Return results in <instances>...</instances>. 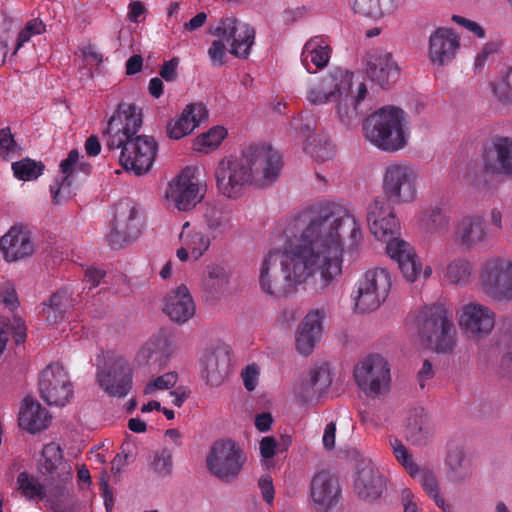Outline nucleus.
Masks as SVG:
<instances>
[{
  "label": "nucleus",
  "instance_id": "obj_2",
  "mask_svg": "<svg viewBox=\"0 0 512 512\" xmlns=\"http://www.w3.org/2000/svg\"><path fill=\"white\" fill-rule=\"evenodd\" d=\"M283 163L278 151L268 145H250L238 157L220 161L217 186L229 198L239 196L249 185L267 186L274 182Z\"/></svg>",
  "mask_w": 512,
  "mask_h": 512
},
{
  "label": "nucleus",
  "instance_id": "obj_16",
  "mask_svg": "<svg viewBox=\"0 0 512 512\" xmlns=\"http://www.w3.org/2000/svg\"><path fill=\"white\" fill-rule=\"evenodd\" d=\"M213 34L230 45V53L239 58H247L255 39V30L235 17L221 19Z\"/></svg>",
  "mask_w": 512,
  "mask_h": 512
},
{
  "label": "nucleus",
  "instance_id": "obj_6",
  "mask_svg": "<svg viewBox=\"0 0 512 512\" xmlns=\"http://www.w3.org/2000/svg\"><path fill=\"white\" fill-rule=\"evenodd\" d=\"M419 173L417 168L407 161H391L386 164L382 174V191L394 204H408L418 196Z\"/></svg>",
  "mask_w": 512,
  "mask_h": 512
},
{
  "label": "nucleus",
  "instance_id": "obj_15",
  "mask_svg": "<svg viewBox=\"0 0 512 512\" xmlns=\"http://www.w3.org/2000/svg\"><path fill=\"white\" fill-rule=\"evenodd\" d=\"M138 211L130 202H120L115 207L111 230L107 235L110 245L120 248L138 238L140 235Z\"/></svg>",
  "mask_w": 512,
  "mask_h": 512
},
{
  "label": "nucleus",
  "instance_id": "obj_7",
  "mask_svg": "<svg viewBox=\"0 0 512 512\" xmlns=\"http://www.w3.org/2000/svg\"><path fill=\"white\" fill-rule=\"evenodd\" d=\"M391 289V277L385 268L367 270L358 280L352 293L354 309L360 314L378 309Z\"/></svg>",
  "mask_w": 512,
  "mask_h": 512
},
{
  "label": "nucleus",
  "instance_id": "obj_31",
  "mask_svg": "<svg viewBox=\"0 0 512 512\" xmlns=\"http://www.w3.org/2000/svg\"><path fill=\"white\" fill-rule=\"evenodd\" d=\"M0 250L5 260L12 262L30 256L34 246L26 230L12 227L0 238Z\"/></svg>",
  "mask_w": 512,
  "mask_h": 512
},
{
  "label": "nucleus",
  "instance_id": "obj_26",
  "mask_svg": "<svg viewBox=\"0 0 512 512\" xmlns=\"http://www.w3.org/2000/svg\"><path fill=\"white\" fill-rule=\"evenodd\" d=\"M230 362L231 355L227 346L217 344L206 349L203 365L207 383L214 387L221 385L228 376Z\"/></svg>",
  "mask_w": 512,
  "mask_h": 512
},
{
  "label": "nucleus",
  "instance_id": "obj_23",
  "mask_svg": "<svg viewBox=\"0 0 512 512\" xmlns=\"http://www.w3.org/2000/svg\"><path fill=\"white\" fill-rule=\"evenodd\" d=\"M487 238L485 221L479 215L464 216L455 224L453 241L464 250L471 251L483 245Z\"/></svg>",
  "mask_w": 512,
  "mask_h": 512
},
{
  "label": "nucleus",
  "instance_id": "obj_45",
  "mask_svg": "<svg viewBox=\"0 0 512 512\" xmlns=\"http://www.w3.org/2000/svg\"><path fill=\"white\" fill-rule=\"evenodd\" d=\"M14 176L22 181H32L37 179L44 170L42 162H37L30 158H24L12 164Z\"/></svg>",
  "mask_w": 512,
  "mask_h": 512
},
{
  "label": "nucleus",
  "instance_id": "obj_9",
  "mask_svg": "<svg viewBox=\"0 0 512 512\" xmlns=\"http://www.w3.org/2000/svg\"><path fill=\"white\" fill-rule=\"evenodd\" d=\"M245 460L244 452L236 442L222 439L211 446L206 456V466L210 474L228 482L238 476Z\"/></svg>",
  "mask_w": 512,
  "mask_h": 512
},
{
  "label": "nucleus",
  "instance_id": "obj_13",
  "mask_svg": "<svg viewBox=\"0 0 512 512\" xmlns=\"http://www.w3.org/2000/svg\"><path fill=\"white\" fill-rule=\"evenodd\" d=\"M97 381L109 396L124 397L131 389L132 369L126 359L113 354L107 364L98 369Z\"/></svg>",
  "mask_w": 512,
  "mask_h": 512
},
{
  "label": "nucleus",
  "instance_id": "obj_20",
  "mask_svg": "<svg viewBox=\"0 0 512 512\" xmlns=\"http://www.w3.org/2000/svg\"><path fill=\"white\" fill-rule=\"evenodd\" d=\"M367 220L371 233L387 242L399 231L393 208L384 199H375L368 208Z\"/></svg>",
  "mask_w": 512,
  "mask_h": 512
},
{
  "label": "nucleus",
  "instance_id": "obj_29",
  "mask_svg": "<svg viewBox=\"0 0 512 512\" xmlns=\"http://www.w3.org/2000/svg\"><path fill=\"white\" fill-rule=\"evenodd\" d=\"M325 313L322 310L310 311L296 331V349L302 355H309L314 350L322 333V320Z\"/></svg>",
  "mask_w": 512,
  "mask_h": 512
},
{
  "label": "nucleus",
  "instance_id": "obj_55",
  "mask_svg": "<svg viewBox=\"0 0 512 512\" xmlns=\"http://www.w3.org/2000/svg\"><path fill=\"white\" fill-rule=\"evenodd\" d=\"M172 455L173 452L166 447L157 451L151 464L153 470L161 476L169 475L173 466Z\"/></svg>",
  "mask_w": 512,
  "mask_h": 512
},
{
  "label": "nucleus",
  "instance_id": "obj_21",
  "mask_svg": "<svg viewBox=\"0 0 512 512\" xmlns=\"http://www.w3.org/2000/svg\"><path fill=\"white\" fill-rule=\"evenodd\" d=\"M341 497V487L337 478L327 471L314 475L310 483V498L314 508L328 512Z\"/></svg>",
  "mask_w": 512,
  "mask_h": 512
},
{
  "label": "nucleus",
  "instance_id": "obj_41",
  "mask_svg": "<svg viewBox=\"0 0 512 512\" xmlns=\"http://www.w3.org/2000/svg\"><path fill=\"white\" fill-rule=\"evenodd\" d=\"M472 264L465 258L451 260L443 270V280L453 285H466L472 274Z\"/></svg>",
  "mask_w": 512,
  "mask_h": 512
},
{
  "label": "nucleus",
  "instance_id": "obj_11",
  "mask_svg": "<svg viewBox=\"0 0 512 512\" xmlns=\"http://www.w3.org/2000/svg\"><path fill=\"white\" fill-rule=\"evenodd\" d=\"M353 74L336 68L308 85L306 99L313 105H323L337 100L352 89Z\"/></svg>",
  "mask_w": 512,
  "mask_h": 512
},
{
  "label": "nucleus",
  "instance_id": "obj_37",
  "mask_svg": "<svg viewBox=\"0 0 512 512\" xmlns=\"http://www.w3.org/2000/svg\"><path fill=\"white\" fill-rule=\"evenodd\" d=\"M407 439L414 445H426L433 437V426L423 410H414L405 429Z\"/></svg>",
  "mask_w": 512,
  "mask_h": 512
},
{
  "label": "nucleus",
  "instance_id": "obj_57",
  "mask_svg": "<svg viewBox=\"0 0 512 512\" xmlns=\"http://www.w3.org/2000/svg\"><path fill=\"white\" fill-rule=\"evenodd\" d=\"M450 218L440 208L432 209L427 215V225L435 231H446L449 227Z\"/></svg>",
  "mask_w": 512,
  "mask_h": 512
},
{
  "label": "nucleus",
  "instance_id": "obj_52",
  "mask_svg": "<svg viewBox=\"0 0 512 512\" xmlns=\"http://www.w3.org/2000/svg\"><path fill=\"white\" fill-rule=\"evenodd\" d=\"M386 251L392 259L397 261V263L406 257L414 256L415 253L414 249L408 242L396 238L395 236L387 241Z\"/></svg>",
  "mask_w": 512,
  "mask_h": 512
},
{
  "label": "nucleus",
  "instance_id": "obj_24",
  "mask_svg": "<svg viewBox=\"0 0 512 512\" xmlns=\"http://www.w3.org/2000/svg\"><path fill=\"white\" fill-rule=\"evenodd\" d=\"M387 480L372 463H364L354 481V492L359 499L373 503L379 500L386 489Z\"/></svg>",
  "mask_w": 512,
  "mask_h": 512
},
{
  "label": "nucleus",
  "instance_id": "obj_39",
  "mask_svg": "<svg viewBox=\"0 0 512 512\" xmlns=\"http://www.w3.org/2000/svg\"><path fill=\"white\" fill-rule=\"evenodd\" d=\"M71 306V295L67 290H61L51 296L49 303L43 307L42 314L48 324H57L64 319Z\"/></svg>",
  "mask_w": 512,
  "mask_h": 512
},
{
  "label": "nucleus",
  "instance_id": "obj_38",
  "mask_svg": "<svg viewBox=\"0 0 512 512\" xmlns=\"http://www.w3.org/2000/svg\"><path fill=\"white\" fill-rule=\"evenodd\" d=\"M331 379L324 369H313L301 382L298 394L303 402L319 398L330 386Z\"/></svg>",
  "mask_w": 512,
  "mask_h": 512
},
{
  "label": "nucleus",
  "instance_id": "obj_59",
  "mask_svg": "<svg viewBox=\"0 0 512 512\" xmlns=\"http://www.w3.org/2000/svg\"><path fill=\"white\" fill-rule=\"evenodd\" d=\"M259 367L256 364H250L243 369L241 372V378L243 380V384L248 391H253L257 384L259 378Z\"/></svg>",
  "mask_w": 512,
  "mask_h": 512
},
{
  "label": "nucleus",
  "instance_id": "obj_34",
  "mask_svg": "<svg viewBox=\"0 0 512 512\" xmlns=\"http://www.w3.org/2000/svg\"><path fill=\"white\" fill-rule=\"evenodd\" d=\"M50 421L48 411L32 397H25L19 411V425L30 433L45 429Z\"/></svg>",
  "mask_w": 512,
  "mask_h": 512
},
{
  "label": "nucleus",
  "instance_id": "obj_19",
  "mask_svg": "<svg viewBox=\"0 0 512 512\" xmlns=\"http://www.w3.org/2000/svg\"><path fill=\"white\" fill-rule=\"evenodd\" d=\"M365 70L368 77L382 88L390 87L400 74V68L392 54L379 48L366 53Z\"/></svg>",
  "mask_w": 512,
  "mask_h": 512
},
{
  "label": "nucleus",
  "instance_id": "obj_42",
  "mask_svg": "<svg viewBox=\"0 0 512 512\" xmlns=\"http://www.w3.org/2000/svg\"><path fill=\"white\" fill-rule=\"evenodd\" d=\"M304 150L319 162L329 161L335 155L331 141L325 135L320 134L310 135L305 142Z\"/></svg>",
  "mask_w": 512,
  "mask_h": 512
},
{
  "label": "nucleus",
  "instance_id": "obj_43",
  "mask_svg": "<svg viewBox=\"0 0 512 512\" xmlns=\"http://www.w3.org/2000/svg\"><path fill=\"white\" fill-rule=\"evenodd\" d=\"M226 136L227 130L223 126H214L194 139L193 149L204 154L210 153L220 146Z\"/></svg>",
  "mask_w": 512,
  "mask_h": 512
},
{
  "label": "nucleus",
  "instance_id": "obj_4",
  "mask_svg": "<svg viewBox=\"0 0 512 512\" xmlns=\"http://www.w3.org/2000/svg\"><path fill=\"white\" fill-rule=\"evenodd\" d=\"M362 130L366 140L376 148L388 153L397 152L408 144V115L396 106H385L365 119Z\"/></svg>",
  "mask_w": 512,
  "mask_h": 512
},
{
  "label": "nucleus",
  "instance_id": "obj_44",
  "mask_svg": "<svg viewBox=\"0 0 512 512\" xmlns=\"http://www.w3.org/2000/svg\"><path fill=\"white\" fill-rule=\"evenodd\" d=\"M21 493L31 501H43L47 484H41L37 479L26 473H20L17 479Z\"/></svg>",
  "mask_w": 512,
  "mask_h": 512
},
{
  "label": "nucleus",
  "instance_id": "obj_5",
  "mask_svg": "<svg viewBox=\"0 0 512 512\" xmlns=\"http://www.w3.org/2000/svg\"><path fill=\"white\" fill-rule=\"evenodd\" d=\"M415 324L421 341L428 348L438 352H450L455 347L457 332L451 315L443 305L420 309Z\"/></svg>",
  "mask_w": 512,
  "mask_h": 512
},
{
  "label": "nucleus",
  "instance_id": "obj_51",
  "mask_svg": "<svg viewBox=\"0 0 512 512\" xmlns=\"http://www.w3.org/2000/svg\"><path fill=\"white\" fill-rule=\"evenodd\" d=\"M355 13L372 19H379L383 16L380 0H350Z\"/></svg>",
  "mask_w": 512,
  "mask_h": 512
},
{
  "label": "nucleus",
  "instance_id": "obj_40",
  "mask_svg": "<svg viewBox=\"0 0 512 512\" xmlns=\"http://www.w3.org/2000/svg\"><path fill=\"white\" fill-rule=\"evenodd\" d=\"M225 266L218 263H210L205 267L202 279L203 288L211 293H219L229 283V274Z\"/></svg>",
  "mask_w": 512,
  "mask_h": 512
},
{
  "label": "nucleus",
  "instance_id": "obj_10",
  "mask_svg": "<svg viewBox=\"0 0 512 512\" xmlns=\"http://www.w3.org/2000/svg\"><path fill=\"white\" fill-rule=\"evenodd\" d=\"M354 379L366 396H383L390 390L389 364L381 355H369L355 366Z\"/></svg>",
  "mask_w": 512,
  "mask_h": 512
},
{
  "label": "nucleus",
  "instance_id": "obj_30",
  "mask_svg": "<svg viewBox=\"0 0 512 512\" xmlns=\"http://www.w3.org/2000/svg\"><path fill=\"white\" fill-rule=\"evenodd\" d=\"M39 471L41 474L49 476L52 481H69L71 479L72 469L64 461L59 444L51 442L43 447L39 461Z\"/></svg>",
  "mask_w": 512,
  "mask_h": 512
},
{
  "label": "nucleus",
  "instance_id": "obj_64",
  "mask_svg": "<svg viewBox=\"0 0 512 512\" xmlns=\"http://www.w3.org/2000/svg\"><path fill=\"white\" fill-rule=\"evenodd\" d=\"M130 448V444L122 445L121 452L118 453L112 461L111 471L113 473H119L122 467L127 463L128 459L132 457V451Z\"/></svg>",
  "mask_w": 512,
  "mask_h": 512
},
{
  "label": "nucleus",
  "instance_id": "obj_18",
  "mask_svg": "<svg viewBox=\"0 0 512 512\" xmlns=\"http://www.w3.org/2000/svg\"><path fill=\"white\" fill-rule=\"evenodd\" d=\"M483 170L492 176L512 178V136H496L482 154Z\"/></svg>",
  "mask_w": 512,
  "mask_h": 512
},
{
  "label": "nucleus",
  "instance_id": "obj_8",
  "mask_svg": "<svg viewBox=\"0 0 512 512\" xmlns=\"http://www.w3.org/2000/svg\"><path fill=\"white\" fill-rule=\"evenodd\" d=\"M480 284L484 292L498 301L512 300V259L491 256L480 267Z\"/></svg>",
  "mask_w": 512,
  "mask_h": 512
},
{
  "label": "nucleus",
  "instance_id": "obj_50",
  "mask_svg": "<svg viewBox=\"0 0 512 512\" xmlns=\"http://www.w3.org/2000/svg\"><path fill=\"white\" fill-rule=\"evenodd\" d=\"M390 445L397 461L414 477L419 472V467L413 461L412 455L409 453L408 449L396 438L390 440Z\"/></svg>",
  "mask_w": 512,
  "mask_h": 512
},
{
  "label": "nucleus",
  "instance_id": "obj_17",
  "mask_svg": "<svg viewBox=\"0 0 512 512\" xmlns=\"http://www.w3.org/2000/svg\"><path fill=\"white\" fill-rule=\"evenodd\" d=\"M202 198L201 188L189 171H182L173 178L165 191L167 204L179 211L191 210Z\"/></svg>",
  "mask_w": 512,
  "mask_h": 512
},
{
  "label": "nucleus",
  "instance_id": "obj_60",
  "mask_svg": "<svg viewBox=\"0 0 512 512\" xmlns=\"http://www.w3.org/2000/svg\"><path fill=\"white\" fill-rule=\"evenodd\" d=\"M0 300L10 310L18 306V297L14 286L11 283H5L0 288Z\"/></svg>",
  "mask_w": 512,
  "mask_h": 512
},
{
  "label": "nucleus",
  "instance_id": "obj_25",
  "mask_svg": "<svg viewBox=\"0 0 512 512\" xmlns=\"http://www.w3.org/2000/svg\"><path fill=\"white\" fill-rule=\"evenodd\" d=\"M181 247L176 255L182 262L189 259L197 261L204 255L211 245L210 237L201 229L194 227L190 222H185L179 235Z\"/></svg>",
  "mask_w": 512,
  "mask_h": 512
},
{
  "label": "nucleus",
  "instance_id": "obj_49",
  "mask_svg": "<svg viewBox=\"0 0 512 512\" xmlns=\"http://www.w3.org/2000/svg\"><path fill=\"white\" fill-rule=\"evenodd\" d=\"M205 220L209 230L213 232H222L230 225V217L226 210L209 206L206 208Z\"/></svg>",
  "mask_w": 512,
  "mask_h": 512
},
{
  "label": "nucleus",
  "instance_id": "obj_58",
  "mask_svg": "<svg viewBox=\"0 0 512 512\" xmlns=\"http://www.w3.org/2000/svg\"><path fill=\"white\" fill-rule=\"evenodd\" d=\"M17 144L9 127L0 130V156L9 158L17 151Z\"/></svg>",
  "mask_w": 512,
  "mask_h": 512
},
{
  "label": "nucleus",
  "instance_id": "obj_61",
  "mask_svg": "<svg viewBox=\"0 0 512 512\" xmlns=\"http://www.w3.org/2000/svg\"><path fill=\"white\" fill-rule=\"evenodd\" d=\"M208 55L214 64L218 66L223 65L226 55V47L223 41L220 39L212 41L208 49Z\"/></svg>",
  "mask_w": 512,
  "mask_h": 512
},
{
  "label": "nucleus",
  "instance_id": "obj_56",
  "mask_svg": "<svg viewBox=\"0 0 512 512\" xmlns=\"http://www.w3.org/2000/svg\"><path fill=\"white\" fill-rule=\"evenodd\" d=\"M45 31V24L38 18L27 22L18 36L17 45L14 53L34 35H40Z\"/></svg>",
  "mask_w": 512,
  "mask_h": 512
},
{
  "label": "nucleus",
  "instance_id": "obj_12",
  "mask_svg": "<svg viewBox=\"0 0 512 512\" xmlns=\"http://www.w3.org/2000/svg\"><path fill=\"white\" fill-rule=\"evenodd\" d=\"M38 385L41 397L49 405L64 406L73 396L72 381L60 363H51L42 370Z\"/></svg>",
  "mask_w": 512,
  "mask_h": 512
},
{
  "label": "nucleus",
  "instance_id": "obj_48",
  "mask_svg": "<svg viewBox=\"0 0 512 512\" xmlns=\"http://www.w3.org/2000/svg\"><path fill=\"white\" fill-rule=\"evenodd\" d=\"M398 266H399L401 272L403 273L404 277L409 282L416 281L420 277L421 274H423V277L425 279L429 278L432 274V268L430 266H427L422 271V266L418 260L416 253H414V256H412V257H406V258L400 260V262L398 263Z\"/></svg>",
  "mask_w": 512,
  "mask_h": 512
},
{
  "label": "nucleus",
  "instance_id": "obj_53",
  "mask_svg": "<svg viewBox=\"0 0 512 512\" xmlns=\"http://www.w3.org/2000/svg\"><path fill=\"white\" fill-rule=\"evenodd\" d=\"M177 381L178 374L176 372H167L149 381L146 384L143 392L145 395H151L160 390H168L173 388Z\"/></svg>",
  "mask_w": 512,
  "mask_h": 512
},
{
  "label": "nucleus",
  "instance_id": "obj_22",
  "mask_svg": "<svg viewBox=\"0 0 512 512\" xmlns=\"http://www.w3.org/2000/svg\"><path fill=\"white\" fill-rule=\"evenodd\" d=\"M460 48V38L450 28H438L429 37L428 58L435 66L451 63Z\"/></svg>",
  "mask_w": 512,
  "mask_h": 512
},
{
  "label": "nucleus",
  "instance_id": "obj_46",
  "mask_svg": "<svg viewBox=\"0 0 512 512\" xmlns=\"http://www.w3.org/2000/svg\"><path fill=\"white\" fill-rule=\"evenodd\" d=\"M491 90L499 102L512 105V66L491 83Z\"/></svg>",
  "mask_w": 512,
  "mask_h": 512
},
{
  "label": "nucleus",
  "instance_id": "obj_54",
  "mask_svg": "<svg viewBox=\"0 0 512 512\" xmlns=\"http://www.w3.org/2000/svg\"><path fill=\"white\" fill-rule=\"evenodd\" d=\"M421 485L426 493L433 498L438 507H443L444 497L439 492L436 476L430 471H423L420 478Z\"/></svg>",
  "mask_w": 512,
  "mask_h": 512
},
{
  "label": "nucleus",
  "instance_id": "obj_62",
  "mask_svg": "<svg viewBox=\"0 0 512 512\" xmlns=\"http://www.w3.org/2000/svg\"><path fill=\"white\" fill-rule=\"evenodd\" d=\"M277 444L273 437H264L260 441V453L266 466L269 465L271 458L275 454Z\"/></svg>",
  "mask_w": 512,
  "mask_h": 512
},
{
  "label": "nucleus",
  "instance_id": "obj_47",
  "mask_svg": "<svg viewBox=\"0 0 512 512\" xmlns=\"http://www.w3.org/2000/svg\"><path fill=\"white\" fill-rule=\"evenodd\" d=\"M446 465L453 473V478L456 480H463L470 474V468L465 463L464 451L462 448L456 447L451 449L446 457Z\"/></svg>",
  "mask_w": 512,
  "mask_h": 512
},
{
  "label": "nucleus",
  "instance_id": "obj_33",
  "mask_svg": "<svg viewBox=\"0 0 512 512\" xmlns=\"http://www.w3.org/2000/svg\"><path fill=\"white\" fill-rule=\"evenodd\" d=\"M331 55L329 41L324 36H314L304 45L301 53V62L309 73L327 66Z\"/></svg>",
  "mask_w": 512,
  "mask_h": 512
},
{
  "label": "nucleus",
  "instance_id": "obj_27",
  "mask_svg": "<svg viewBox=\"0 0 512 512\" xmlns=\"http://www.w3.org/2000/svg\"><path fill=\"white\" fill-rule=\"evenodd\" d=\"M163 311L173 322L178 324H183L194 316L195 303L186 286L181 285L165 296Z\"/></svg>",
  "mask_w": 512,
  "mask_h": 512
},
{
  "label": "nucleus",
  "instance_id": "obj_28",
  "mask_svg": "<svg viewBox=\"0 0 512 512\" xmlns=\"http://www.w3.org/2000/svg\"><path fill=\"white\" fill-rule=\"evenodd\" d=\"M206 117L207 110L203 104H189L183 109L181 114L167 123V135L171 139L179 140L189 135Z\"/></svg>",
  "mask_w": 512,
  "mask_h": 512
},
{
  "label": "nucleus",
  "instance_id": "obj_1",
  "mask_svg": "<svg viewBox=\"0 0 512 512\" xmlns=\"http://www.w3.org/2000/svg\"><path fill=\"white\" fill-rule=\"evenodd\" d=\"M282 251H270L259 269L258 284L266 296L280 300L296 291L315 273L321 287L342 274L343 235L349 234V250L362 238L355 215L346 207L320 202L292 212L286 219Z\"/></svg>",
  "mask_w": 512,
  "mask_h": 512
},
{
  "label": "nucleus",
  "instance_id": "obj_14",
  "mask_svg": "<svg viewBox=\"0 0 512 512\" xmlns=\"http://www.w3.org/2000/svg\"><path fill=\"white\" fill-rule=\"evenodd\" d=\"M495 312L488 306L472 301L464 304L458 311V324L469 338L481 340L494 329Z\"/></svg>",
  "mask_w": 512,
  "mask_h": 512
},
{
  "label": "nucleus",
  "instance_id": "obj_3",
  "mask_svg": "<svg viewBox=\"0 0 512 512\" xmlns=\"http://www.w3.org/2000/svg\"><path fill=\"white\" fill-rule=\"evenodd\" d=\"M141 126L140 109L134 104L122 103L109 119L105 130L107 147L111 150L121 148L120 164L138 176L151 169L158 149L152 137L138 135Z\"/></svg>",
  "mask_w": 512,
  "mask_h": 512
},
{
  "label": "nucleus",
  "instance_id": "obj_32",
  "mask_svg": "<svg viewBox=\"0 0 512 512\" xmlns=\"http://www.w3.org/2000/svg\"><path fill=\"white\" fill-rule=\"evenodd\" d=\"M173 352V340L166 331L154 334L138 351L136 361L140 365L162 363Z\"/></svg>",
  "mask_w": 512,
  "mask_h": 512
},
{
  "label": "nucleus",
  "instance_id": "obj_63",
  "mask_svg": "<svg viewBox=\"0 0 512 512\" xmlns=\"http://www.w3.org/2000/svg\"><path fill=\"white\" fill-rule=\"evenodd\" d=\"M258 486L265 502L271 505L273 503L275 493L271 476H262L258 481Z\"/></svg>",
  "mask_w": 512,
  "mask_h": 512
},
{
  "label": "nucleus",
  "instance_id": "obj_35",
  "mask_svg": "<svg viewBox=\"0 0 512 512\" xmlns=\"http://www.w3.org/2000/svg\"><path fill=\"white\" fill-rule=\"evenodd\" d=\"M367 95L365 83L360 82L357 92L354 94L350 89L343 96H338L336 102V113L339 120L346 126H352L360 119L358 106Z\"/></svg>",
  "mask_w": 512,
  "mask_h": 512
},
{
  "label": "nucleus",
  "instance_id": "obj_36",
  "mask_svg": "<svg viewBox=\"0 0 512 512\" xmlns=\"http://www.w3.org/2000/svg\"><path fill=\"white\" fill-rule=\"evenodd\" d=\"M67 481L55 480L47 484L43 500L47 510L51 512H70L74 506L72 489Z\"/></svg>",
  "mask_w": 512,
  "mask_h": 512
}]
</instances>
